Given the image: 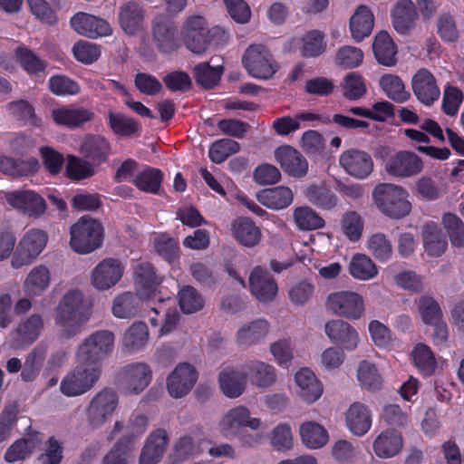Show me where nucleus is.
<instances>
[{"label":"nucleus","instance_id":"obj_35","mask_svg":"<svg viewBox=\"0 0 464 464\" xmlns=\"http://www.w3.org/2000/svg\"><path fill=\"white\" fill-rule=\"evenodd\" d=\"M293 190L285 186L266 188L256 194L260 204L273 210H281L289 207L294 201Z\"/></svg>","mask_w":464,"mask_h":464},{"label":"nucleus","instance_id":"obj_62","mask_svg":"<svg viewBox=\"0 0 464 464\" xmlns=\"http://www.w3.org/2000/svg\"><path fill=\"white\" fill-rule=\"evenodd\" d=\"M109 125L112 131L121 136H130L140 130L138 121L121 113L109 112Z\"/></svg>","mask_w":464,"mask_h":464},{"label":"nucleus","instance_id":"obj_38","mask_svg":"<svg viewBox=\"0 0 464 464\" xmlns=\"http://www.w3.org/2000/svg\"><path fill=\"white\" fill-rule=\"evenodd\" d=\"M350 32L355 42H361L372 34L374 16L366 5H359L350 18Z\"/></svg>","mask_w":464,"mask_h":464},{"label":"nucleus","instance_id":"obj_63","mask_svg":"<svg viewBox=\"0 0 464 464\" xmlns=\"http://www.w3.org/2000/svg\"><path fill=\"white\" fill-rule=\"evenodd\" d=\"M179 303L180 309L185 314H193L204 306V299L192 286L186 285L179 292Z\"/></svg>","mask_w":464,"mask_h":464},{"label":"nucleus","instance_id":"obj_2","mask_svg":"<svg viewBox=\"0 0 464 464\" xmlns=\"http://www.w3.org/2000/svg\"><path fill=\"white\" fill-rule=\"evenodd\" d=\"M114 348V334L108 330H100L87 336L78 346L75 353L76 363L88 365L100 370L102 362Z\"/></svg>","mask_w":464,"mask_h":464},{"label":"nucleus","instance_id":"obj_51","mask_svg":"<svg viewBox=\"0 0 464 464\" xmlns=\"http://www.w3.org/2000/svg\"><path fill=\"white\" fill-rule=\"evenodd\" d=\"M293 220L296 227L303 231L315 230L324 226V220L307 206L294 208Z\"/></svg>","mask_w":464,"mask_h":464},{"label":"nucleus","instance_id":"obj_59","mask_svg":"<svg viewBox=\"0 0 464 464\" xmlns=\"http://www.w3.org/2000/svg\"><path fill=\"white\" fill-rule=\"evenodd\" d=\"M342 88L343 96L351 101L362 98L367 92L363 77L356 72H351L345 75Z\"/></svg>","mask_w":464,"mask_h":464},{"label":"nucleus","instance_id":"obj_25","mask_svg":"<svg viewBox=\"0 0 464 464\" xmlns=\"http://www.w3.org/2000/svg\"><path fill=\"white\" fill-rule=\"evenodd\" d=\"M51 117L53 122L59 126L76 129L92 121L94 113L90 109L84 107L63 105L53 108L51 111Z\"/></svg>","mask_w":464,"mask_h":464},{"label":"nucleus","instance_id":"obj_32","mask_svg":"<svg viewBox=\"0 0 464 464\" xmlns=\"http://www.w3.org/2000/svg\"><path fill=\"white\" fill-rule=\"evenodd\" d=\"M135 276L137 291L148 299V303L151 304L154 299L160 297L157 293V286L160 284L161 278L157 276L150 264H139L135 267Z\"/></svg>","mask_w":464,"mask_h":464},{"label":"nucleus","instance_id":"obj_12","mask_svg":"<svg viewBox=\"0 0 464 464\" xmlns=\"http://www.w3.org/2000/svg\"><path fill=\"white\" fill-rule=\"evenodd\" d=\"M338 165L346 175L356 180L369 179L374 170V161L371 154L355 148L343 150L339 156Z\"/></svg>","mask_w":464,"mask_h":464},{"label":"nucleus","instance_id":"obj_60","mask_svg":"<svg viewBox=\"0 0 464 464\" xmlns=\"http://www.w3.org/2000/svg\"><path fill=\"white\" fill-rule=\"evenodd\" d=\"M49 90L57 96H72L81 92V86L77 82L66 75H53L48 81Z\"/></svg>","mask_w":464,"mask_h":464},{"label":"nucleus","instance_id":"obj_6","mask_svg":"<svg viewBox=\"0 0 464 464\" xmlns=\"http://www.w3.org/2000/svg\"><path fill=\"white\" fill-rule=\"evenodd\" d=\"M100 370L77 363L61 381L60 392L66 397H78L90 392L99 382Z\"/></svg>","mask_w":464,"mask_h":464},{"label":"nucleus","instance_id":"obj_56","mask_svg":"<svg viewBox=\"0 0 464 464\" xmlns=\"http://www.w3.org/2000/svg\"><path fill=\"white\" fill-rule=\"evenodd\" d=\"M222 73V66L212 67L208 63H199L194 68L196 82L205 89L215 87L218 83Z\"/></svg>","mask_w":464,"mask_h":464},{"label":"nucleus","instance_id":"obj_40","mask_svg":"<svg viewBox=\"0 0 464 464\" xmlns=\"http://www.w3.org/2000/svg\"><path fill=\"white\" fill-rule=\"evenodd\" d=\"M51 283V272L44 265L33 267L25 276L23 290L28 296H39L47 290Z\"/></svg>","mask_w":464,"mask_h":464},{"label":"nucleus","instance_id":"obj_43","mask_svg":"<svg viewBox=\"0 0 464 464\" xmlns=\"http://www.w3.org/2000/svg\"><path fill=\"white\" fill-rule=\"evenodd\" d=\"M319 119V115L315 113L302 111L295 116L286 115L276 118L272 123V129L279 136H287L304 128V122L318 121Z\"/></svg>","mask_w":464,"mask_h":464},{"label":"nucleus","instance_id":"obj_14","mask_svg":"<svg viewBox=\"0 0 464 464\" xmlns=\"http://www.w3.org/2000/svg\"><path fill=\"white\" fill-rule=\"evenodd\" d=\"M271 331L270 323L264 318H256L240 324L235 334V343L244 349H248L263 343Z\"/></svg>","mask_w":464,"mask_h":464},{"label":"nucleus","instance_id":"obj_34","mask_svg":"<svg viewBox=\"0 0 464 464\" xmlns=\"http://www.w3.org/2000/svg\"><path fill=\"white\" fill-rule=\"evenodd\" d=\"M419 17L414 3L411 0H400L392 11L394 29L401 34H409L415 26Z\"/></svg>","mask_w":464,"mask_h":464},{"label":"nucleus","instance_id":"obj_55","mask_svg":"<svg viewBox=\"0 0 464 464\" xmlns=\"http://www.w3.org/2000/svg\"><path fill=\"white\" fill-rule=\"evenodd\" d=\"M423 240L425 250L430 256H440L446 250L447 242L440 230L433 224L425 226Z\"/></svg>","mask_w":464,"mask_h":464},{"label":"nucleus","instance_id":"obj_54","mask_svg":"<svg viewBox=\"0 0 464 464\" xmlns=\"http://www.w3.org/2000/svg\"><path fill=\"white\" fill-rule=\"evenodd\" d=\"M380 86L385 94L397 102H404L410 97L401 78L394 74H385L380 79Z\"/></svg>","mask_w":464,"mask_h":464},{"label":"nucleus","instance_id":"obj_61","mask_svg":"<svg viewBox=\"0 0 464 464\" xmlns=\"http://www.w3.org/2000/svg\"><path fill=\"white\" fill-rule=\"evenodd\" d=\"M442 224L446 229L450 243L455 247L464 246V223L452 213H446L442 217Z\"/></svg>","mask_w":464,"mask_h":464},{"label":"nucleus","instance_id":"obj_29","mask_svg":"<svg viewBox=\"0 0 464 464\" xmlns=\"http://www.w3.org/2000/svg\"><path fill=\"white\" fill-rule=\"evenodd\" d=\"M157 300L158 304L156 305L150 304V307L155 314L160 315L162 314V318L160 323L158 318L150 317V322L153 326H160L159 335L163 336L172 333L177 328L179 314L173 306V302L169 298L163 299L159 297Z\"/></svg>","mask_w":464,"mask_h":464},{"label":"nucleus","instance_id":"obj_37","mask_svg":"<svg viewBox=\"0 0 464 464\" xmlns=\"http://www.w3.org/2000/svg\"><path fill=\"white\" fill-rule=\"evenodd\" d=\"M231 230L236 240L246 247L258 245L262 238L260 228L247 218H239L234 220L231 224Z\"/></svg>","mask_w":464,"mask_h":464},{"label":"nucleus","instance_id":"obj_16","mask_svg":"<svg viewBox=\"0 0 464 464\" xmlns=\"http://www.w3.org/2000/svg\"><path fill=\"white\" fill-rule=\"evenodd\" d=\"M423 169L422 160L410 150H400L390 156L385 162L386 172L395 178H411Z\"/></svg>","mask_w":464,"mask_h":464},{"label":"nucleus","instance_id":"obj_30","mask_svg":"<svg viewBox=\"0 0 464 464\" xmlns=\"http://www.w3.org/2000/svg\"><path fill=\"white\" fill-rule=\"evenodd\" d=\"M372 413L361 402H353L345 412V426L356 437L364 436L372 428Z\"/></svg>","mask_w":464,"mask_h":464},{"label":"nucleus","instance_id":"obj_4","mask_svg":"<svg viewBox=\"0 0 464 464\" xmlns=\"http://www.w3.org/2000/svg\"><path fill=\"white\" fill-rule=\"evenodd\" d=\"M119 395L112 388L97 392L85 409L88 426L96 430L110 422L119 408Z\"/></svg>","mask_w":464,"mask_h":464},{"label":"nucleus","instance_id":"obj_57","mask_svg":"<svg viewBox=\"0 0 464 464\" xmlns=\"http://www.w3.org/2000/svg\"><path fill=\"white\" fill-rule=\"evenodd\" d=\"M304 196L312 204L322 208H332L337 203L336 196L324 186H308Z\"/></svg>","mask_w":464,"mask_h":464},{"label":"nucleus","instance_id":"obj_21","mask_svg":"<svg viewBox=\"0 0 464 464\" xmlns=\"http://www.w3.org/2000/svg\"><path fill=\"white\" fill-rule=\"evenodd\" d=\"M146 10L136 1L122 4L118 10V22L123 33L138 36L145 31Z\"/></svg>","mask_w":464,"mask_h":464},{"label":"nucleus","instance_id":"obj_52","mask_svg":"<svg viewBox=\"0 0 464 464\" xmlns=\"http://www.w3.org/2000/svg\"><path fill=\"white\" fill-rule=\"evenodd\" d=\"M413 364L423 374L430 375L436 369L437 362L430 348L424 343H417L411 352Z\"/></svg>","mask_w":464,"mask_h":464},{"label":"nucleus","instance_id":"obj_58","mask_svg":"<svg viewBox=\"0 0 464 464\" xmlns=\"http://www.w3.org/2000/svg\"><path fill=\"white\" fill-rule=\"evenodd\" d=\"M357 378L361 385L369 391L381 389L382 380L374 364L362 361L358 367Z\"/></svg>","mask_w":464,"mask_h":464},{"label":"nucleus","instance_id":"obj_15","mask_svg":"<svg viewBox=\"0 0 464 464\" xmlns=\"http://www.w3.org/2000/svg\"><path fill=\"white\" fill-rule=\"evenodd\" d=\"M324 333L336 347L352 352L357 349L361 338L358 331L350 323L342 319H332L324 324Z\"/></svg>","mask_w":464,"mask_h":464},{"label":"nucleus","instance_id":"obj_24","mask_svg":"<svg viewBox=\"0 0 464 464\" xmlns=\"http://www.w3.org/2000/svg\"><path fill=\"white\" fill-rule=\"evenodd\" d=\"M295 393L306 403L318 401L324 392L323 383L315 373L309 368L299 369L294 376Z\"/></svg>","mask_w":464,"mask_h":464},{"label":"nucleus","instance_id":"obj_19","mask_svg":"<svg viewBox=\"0 0 464 464\" xmlns=\"http://www.w3.org/2000/svg\"><path fill=\"white\" fill-rule=\"evenodd\" d=\"M123 273L124 266L119 259L104 258L93 268L91 284L99 291L109 290L121 279Z\"/></svg>","mask_w":464,"mask_h":464},{"label":"nucleus","instance_id":"obj_46","mask_svg":"<svg viewBox=\"0 0 464 464\" xmlns=\"http://www.w3.org/2000/svg\"><path fill=\"white\" fill-rule=\"evenodd\" d=\"M149 329L145 323H133L123 334L122 346L129 353H136L143 349L149 341Z\"/></svg>","mask_w":464,"mask_h":464},{"label":"nucleus","instance_id":"obj_1","mask_svg":"<svg viewBox=\"0 0 464 464\" xmlns=\"http://www.w3.org/2000/svg\"><path fill=\"white\" fill-rule=\"evenodd\" d=\"M87 318L83 294L78 290L68 291L59 301L53 314L55 326L65 338L78 334Z\"/></svg>","mask_w":464,"mask_h":464},{"label":"nucleus","instance_id":"obj_64","mask_svg":"<svg viewBox=\"0 0 464 464\" xmlns=\"http://www.w3.org/2000/svg\"><path fill=\"white\" fill-rule=\"evenodd\" d=\"M240 146L238 142L229 140L222 139L214 142L208 150V156L216 164L225 161L229 156L236 154L239 151Z\"/></svg>","mask_w":464,"mask_h":464},{"label":"nucleus","instance_id":"obj_8","mask_svg":"<svg viewBox=\"0 0 464 464\" xmlns=\"http://www.w3.org/2000/svg\"><path fill=\"white\" fill-rule=\"evenodd\" d=\"M48 235L39 228L29 229L19 240L11 259L13 268L30 265L45 248Z\"/></svg>","mask_w":464,"mask_h":464},{"label":"nucleus","instance_id":"obj_20","mask_svg":"<svg viewBox=\"0 0 464 464\" xmlns=\"http://www.w3.org/2000/svg\"><path fill=\"white\" fill-rule=\"evenodd\" d=\"M182 34L185 45L192 53L201 54L208 49V30L202 16L188 17L183 25Z\"/></svg>","mask_w":464,"mask_h":464},{"label":"nucleus","instance_id":"obj_48","mask_svg":"<svg viewBox=\"0 0 464 464\" xmlns=\"http://www.w3.org/2000/svg\"><path fill=\"white\" fill-rule=\"evenodd\" d=\"M80 151L93 162L101 163L107 160L111 152L108 140L99 135L87 136L81 145Z\"/></svg>","mask_w":464,"mask_h":464},{"label":"nucleus","instance_id":"obj_22","mask_svg":"<svg viewBox=\"0 0 464 464\" xmlns=\"http://www.w3.org/2000/svg\"><path fill=\"white\" fill-rule=\"evenodd\" d=\"M152 38L158 49L165 53L176 51L179 45L177 26L164 15L152 20Z\"/></svg>","mask_w":464,"mask_h":464},{"label":"nucleus","instance_id":"obj_26","mask_svg":"<svg viewBox=\"0 0 464 464\" xmlns=\"http://www.w3.org/2000/svg\"><path fill=\"white\" fill-rule=\"evenodd\" d=\"M411 88L416 98L425 105H431L440 94L434 76L424 68L418 70L412 76Z\"/></svg>","mask_w":464,"mask_h":464},{"label":"nucleus","instance_id":"obj_13","mask_svg":"<svg viewBox=\"0 0 464 464\" xmlns=\"http://www.w3.org/2000/svg\"><path fill=\"white\" fill-rule=\"evenodd\" d=\"M152 381V371L146 362H139L123 366L118 375L119 386L125 394L141 393Z\"/></svg>","mask_w":464,"mask_h":464},{"label":"nucleus","instance_id":"obj_42","mask_svg":"<svg viewBox=\"0 0 464 464\" xmlns=\"http://www.w3.org/2000/svg\"><path fill=\"white\" fill-rule=\"evenodd\" d=\"M143 301L148 302V299L139 293H122L117 295L112 302V314L118 318H130L137 314Z\"/></svg>","mask_w":464,"mask_h":464},{"label":"nucleus","instance_id":"obj_44","mask_svg":"<svg viewBox=\"0 0 464 464\" xmlns=\"http://www.w3.org/2000/svg\"><path fill=\"white\" fill-rule=\"evenodd\" d=\"M372 51L379 63L385 66H393L396 63L397 47L387 32L381 31L376 34Z\"/></svg>","mask_w":464,"mask_h":464},{"label":"nucleus","instance_id":"obj_49","mask_svg":"<svg viewBox=\"0 0 464 464\" xmlns=\"http://www.w3.org/2000/svg\"><path fill=\"white\" fill-rule=\"evenodd\" d=\"M39 163L36 159L15 160L9 157H0V170L11 177L30 176L38 169Z\"/></svg>","mask_w":464,"mask_h":464},{"label":"nucleus","instance_id":"obj_36","mask_svg":"<svg viewBox=\"0 0 464 464\" xmlns=\"http://www.w3.org/2000/svg\"><path fill=\"white\" fill-rule=\"evenodd\" d=\"M168 443V434L164 430H157L147 439L140 459V464H157L162 458Z\"/></svg>","mask_w":464,"mask_h":464},{"label":"nucleus","instance_id":"obj_28","mask_svg":"<svg viewBox=\"0 0 464 464\" xmlns=\"http://www.w3.org/2000/svg\"><path fill=\"white\" fill-rule=\"evenodd\" d=\"M404 440L401 432L393 428L382 430L372 441L374 454L381 459L397 456L403 449Z\"/></svg>","mask_w":464,"mask_h":464},{"label":"nucleus","instance_id":"obj_7","mask_svg":"<svg viewBox=\"0 0 464 464\" xmlns=\"http://www.w3.org/2000/svg\"><path fill=\"white\" fill-rule=\"evenodd\" d=\"M242 63L248 74L256 79L267 80L279 66L269 50L263 44H251L245 51Z\"/></svg>","mask_w":464,"mask_h":464},{"label":"nucleus","instance_id":"obj_31","mask_svg":"<svg viewBox=\"0 0 464 464\" xmlns=\"http://www.w3.org/2000/svg\"><path fill=\"white\" fill-rule=\"evenodd\" d=\"M244 368L246 378H249L251 384L256 388L267 389L277 382L276 369L268 362L252 360Z\"/></svg>","mask_w":464,"mask_h":464},{"label":"nucleus","instance_id":"obj_11","mask_svg":"<svg viewBox=\"0 0 464 464\" xmlns=\"http://www.w3.org/2000/svg\"><path fill=\"white\" fill-rule=\"evenodd\" d=\"M6 204L16 212L37 218L46 211L45 199L33 189H16L4 193Z\"/></svg>","mask_w":464,"mask_h":464},{"label":"nucleus","instance_id":"obj_3","mask_svg":"<svg viewBox=\"0 0 464 464\" xmlns=\"http://www.w3.org/2000/svg\"><path fill=\"white\" fill-rule=\"evenodd\" d=\"M408 191L401 186L391 183L377 185L372 191L376 208L389 218L400 219L411 210Z\"/></svg>","mask_w":464,"mask_h":464},{"label":"nucleus","instance_id":"obj_33","mask_svg":"<svg viewBox=\"0 0 464 464\" xmlns=\"http://www.w3.org/2000/svg\"><path fill=\"white\" fill-rule=\"evenodd\" d=\"M276 161L281 168L293 177H303L306 174L308 164L306 160L293 147L285 145L275 151Z\"/></svg>","mask_w":464,"mask_h":464},{"label":"nucleus","instance_id":"obj_10","mask_svg":"<svg viewBox=\"0 0 464 464\" xmlns=\"http://www.w3.org/2000/svg\"><path fill=\"white\" fill-rule=\"evenodd\" d=\"M261 427L262 420L252 416L250 410L244 405L229 409L218 421V430L226 438L240 436L244 428L258 430Z\"/></svg>","mask_w":464,"mask_h":464},{"label":"nucleus","instance_id":"obj_41","mask_svg":"<svg viewBox=\"0 0 464 464\" xmlns=\"http://www.w3.org/2000/svg\"><path fill=\"white\" fill-rule=\"evenodd\" d=\"M299 435L303 444L310 450L321 449L329 441L327 430L313 420L304 421L300 425Z\"/></svg>","mask_w":464,"mask_h":464},{"label":"nucleus","instance_id":"obj_45","mask_svg":"<svg viewBox=\"0 0 464 464\" xmlns=\"http://www.w3.org/2000/svg\"><path fill=\"white\" fill-rule=\"evenodd\" d=\"M293 44L304 57H316L326 50L324 34L318 30L306 32L301 38L295 39Z\"/></svg>","mask_w":464,"mask_h":464},{"label":"nucleus","instance_id":"obj_27","mask_svg":"<svg viewBox=\"0 0 464 464\" xmlns=\"http://www.w3.org/2000/svg\"><path fill=\"white\" fill-rule=\"evenodd\" d=\"M246 373L232 366L222 368L218 376V386L221 392L229 399L241 396L246 387Z\"/></svg>","mask_w":464,"mask_h":464},{"label":"nucleus","instance_id":"obj_9","mask_svg":"<svg viewBox=\"0 0 464 464\" xmlns=\"http://www.w3.org/2000/svg\"><path fill=\"white\" fill-rule=\"evenodd\" d=\"M325 307L332 314L348 320H359L364 314L363 297L350 290L330 293L325 301Z\"/></svg>","mask_w":464,"mask_h":464},{"label":"nucleus","instance_id":"obj_50","mask_svg":"<svg viewBox=\"0 0 464 464\" xmlns=\"http://www.w3.org/2000/svg\"><path fill=\"white\" fill-rule=\"evenodd\" d=\"M162 179L163 174L160 169L147 167L135 175L132 183L143 192L158 194L160 191Z\"/></svg>","mask_w":464,"mask_h":464},{"label":"nucleus","instance_id":"obj_5","mask_svg":"<svg viewBox=\"0 0 464 464\" xmlns=\"http://www.w3.org/2000/svg\"><path fill=\"white\" fill-rule=\"evenodd\" d=\"M70 233V246L78 254L92 253L102 246L103 229L95 219L81 218L71 227Z\"/></svg>","mask_w":464,"mask_h":464},{"label":"nucleus","instance_id":"obj_18","mask_svg":"<svg viewBox=\"0 0 464 464\" xmlns=\"http://www.w3.org/2000/svg\"><path fill=\"white\" fill-rule=\"evenodd\" d=\"M198 381L196 368L188 362L179 363L167 378V390L175 399L186 396Z\"/></svg>","mask_w":464,"mask_h":464},{"label":"nucleus","instance_id":"obj_17","mask_svg":"<svg viewBox=\"0 0 464 464\" xmlns=\"http://www.w3.org/2000/svg\"><path fill=\"white\" fill-rule=\"evenodd\" d=\"M251 295L264 304L272 302L277 295L278 286L271 273L260 266H255L248 277Z\"/></svg>","mask_w":464,"mask_h":464},{"label":"nucleus","instance_id":"obj_39","mask_svg":"<svg viewBox=\"0 0 464 464\" xmlns=\"http://www.w3.org/2000/svg\"><path fill=\"white\" fill-rule=\"evenodd\" d=\"M43 437L34 432L27 437L15 440L9 446L5 453V459L8 463L24 460L30 456L42 443Z\"/></svg>","mask_w":464,"mask_h":464},{"label":"nucleus","instance_id":"obj_47","mask_svg":"<svg viewBox=\"0 0 464 464\" xmlns=\"http://www.w3.org/2000/svg\"><path fill=\"white\" fill-rule=\"evenodd\" d=\"M350 276L359 281L373 279L378 275V267L375 263L365 254L353 255L348 264Z\"/></svg>","mask_w":464,"mask_h":464},{"label":"nucleus","instance_id":"obj_23","mask_svg":"<svg viewBox=\"0 0 464 464\" xmlns=\"http://www.w3.org/2000/svg\"><path fill=\"white\" fill-rule=\"evenodd\" d=\"M70 23L76 33L89 38L108 36L112 34V28L106 20L87 13L75 14Z\"/></svg>","mask_w":464,"mask_h":464},{"label":"nucleus","instance_id":"obj_53","mask_svg":"<svg viewBox=\"0 0 464 464\" xmlns=\"http://www.w3.org/2000/svg\"><path fill=\"white\" fill-rule=\"evenodd\" d=\"M269 352L276 363L288 367L295 358V345L290 338H280L269 345Z\"/></svg>","mask_w":464,"mask_h":464}]
</instances>
